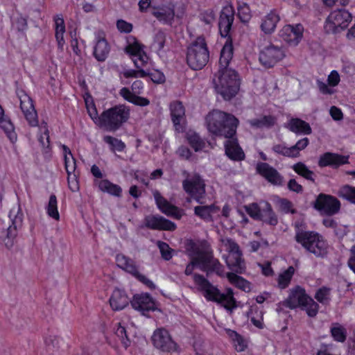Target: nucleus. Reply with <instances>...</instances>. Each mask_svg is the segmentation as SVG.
<instances>
[{
    "instance_id": "nucleus-40",
    "label": "nucleus",
    "mask_w": 355,
    "mask_h": 355,
    "mask_svg": "<svg viewBox=\"0 0 355 355\" xmlns=\"http://www.w3.org/2000/svg\"><path fill=\"white\" fill-rule=\"evenodd\" d=\"M187 139L191 146L195 151L202 150L205 147V142L196 132H189L187 133Z\"/></svg>"
},
{
    "instance_id": "nucleus-27",
    "label": "nucleus",
    "mask_w": 355,
    "mask_h": 355,
    "mask_svg": "<svg viewBox=\"0 0 355 355\" xmlns=\"http://www.w3.org/2000/svg\"><path fill=\"white\" fill-rule=\"evenodd\" d=\"M286 127L288 128L291 132L297 135H310L312 132L310 125L306 121L298 118L291 119Z\"/></svg>"
},
{
    "instance_id": "nucleus-3",
    "label": "nucleus",
    "mask_w": 355,
    "mask_h": 355,
    "mask_svg": "<svg viewBox=\"0 0 355 355\" xmlns=\"http://www.w3.org/2000/svg\"><path fill=\"white\" fill-rule=\"evenodd\" d=\"M193 281L198 286L201 291H205V296L211 301L220 304L225 309L230 311L236 307V300L234 297V293L232 288H227L225 294L221 293L219 290L214 287L208 279L200 274H194Z\"/></svg>"
},
{
    "instance_id": "nucleus-51",
    "label": "nucleus",
    "mask_w": 355,
    "mask_h": 355,
    "mask_svg": "<svg viewBox=\"0 0 355 355\" xmlns=\"http://www.w3.org/2000/svg\"><path fill=\"white\" fill-rule=\"evenodd\" d=\"M272 150L277 154L282 155L285 157H294L291 148H288L283 144H276L272 147Z\"/></svg>"
},
{
    "instance_id": "nucleus-48",
    "label": "nucleus",
    "mask_w": 355,
    "mask_h": 355,
    "mask_svg": "<svg viewBox=\"0 0 355 355\" xmlns=\"http://www.w3.org/2000/svg\"><path fill=\"white\" fill-rule=\"evenodd\" d=\"M115 334L120 339L125 348H127L130 345V340L128 338L126 330L124 327L121 326L119 324V327L116 329Z\"/></svg>"
},
{
    "instance_id": "nucleus-62",
    "label": "nucleus",
    "mask_w": 355,
    "mask_h": 355,
    "mask_svg": "<svg viewBox=\"0 0 355 355\" xmlns=\"http://www.w3.org/2000/svg\"><path fill=\"white\" fill-rule=\"evenodd\" d=\"M85 103L87 105L89 115L90 116L92 119L95 122V123L98 125V119L99 116H98V112L94 104L92 103L91 105H89L88 104L87 101H86Z\"/></svg>"
},
{
    "instance_id": "nucleus-8",
    "label": "nucleus",
    "mask_w": 355,
    "mask_h": 355,
    "mask_svg": "<svg viewBox=\"0 0 355 355\" xmlns=\"http://www.w3.org/2000/svg\"><path fill=\"white\" fill-rule=\"evenodd\" d=\"M193 255L200 256V269L206 272L207 276L215 272L218 276H223L224 266L218 259L214 257L211 250H201L195 243L191 245Z\"/></svg>"
},
{
    "instance_id": "nucleus-60",
    "label": "nucleus",
    "mask_w": 355,
    "mask_h": 355,
    "mask_svg": "<svg viewBox=\"0 0 355 355\" xmlns=\"http://www.w3.org/2000/svg\"><path fill=\"white\" fill-rule=\"evenodd\" d=\"M328 85L331 87H335L338 85L340 82V76L337 71L333 70L328 76L327 78Z\"/></svg>"
},
{
    "instance_id": "nucleus-29",
    "label": "nucleus",
    "mask_w": 355,
    "mask_h": 355,
    "mask_svg": "<svg viewBox=\"0 0 355 355\" xmlns=\"http://www.w3.org/2000/svg\"><path fill=\"white\" fill-rule=\"evenodd\" d=\"M242 253H234L231 254L230 259L226 260V263L230 270L235 274H242L245 269L244 260L241 258Z\"/></svg>"
},
{
    "instance_id": "nucleus-7",
    "label": "nucleus",
    "mask_w": 355,
    "mask_h": 355,
    "mask_svg": "<svg viewBox=\"0 0 355 355\" xmlns=\"http://www.w3.org/2000/svg\"><path fill=\"white\" fill-rule=\"evenodd\" d=\"M295 239L316 257H324L327 254V245L318 233L299 230L295 234Z\"/></svg>"
},
{
    "instance_id": "nucleus-42",
    "label": "nucleus",
    "mask_w": 355,
    "mask_h": 355,
    "mask_svg": "<svg viewBox=\"0 0 355 355\" xmlns=\"http://www.w3.org/2000/svg\"><path fill=\"white\" fill-rule=\"evenodd\" d=\"M294 272V268L293 266H289L286 270L279 275L278 284L281 288H285L288 286Z\"/></svg>"
},
{
    "instance_id": "nucleus-10",
    "label": "nucleus",
    "mask_w": 355,
    "mask_h": 355,
    "mask_svg": "<svg viewBox=\"0 0 355 355\" xmlns=\"http://www.w3.org/2000/svg\"><path fill=\"white\" fill-rule=\"evenodd\" d=\"M182 187L185 192L191 198L198 202L202 203L201 200L205 194V184L199 174L195 173L190 178L183 180Z\"/></svg>"
},
{
    "instance_id": "nucleus-25",
    "label": "nucleus",
    "mask_w": 355,
    "mask_h": 355,
    "mask_svg": "<svg viewBox=\"0 0 355 355\" xmlns=\"http://www.w3.org/2000/svg\"><path fill=\"white\" fill-rule=\"evenodd\" d=\"M129 298L124 291L116 288L110 298V304L112 310L120 311L129 304Z\"/></svg>"
},
{
    "instance_id": "nucleus-44",
    "label": "nucleus",
    "mask_w": 355,
    "mask_h": 355,
    "mask_svg": "<svg viewBox=\"0 0 355 355\" xmlns=\"http://www.w3.org/2000/svg\"><path fill=\"white\" fill-rule=\"evenodd\" d=\"M338 196L355 204V187L345 185L340 189Z\"/></svg>"
},
{
    "instance_id": "nucleus-9",
    "label": "nucleus",
    "mask_w": 355,
    "mask_h": 355,
    "mask_svg": "<svg viewBox=\"0 0 355 355\" xmlns=\"http://www.w3.org/2000/svg\"><path fill=\"white\" fill-rule=\"evenodd\" d=\"M352 14L345 9L332 11L327 17L324 29L327 34H338L345 30L352 21Z\"/></svg>"
},
{
    "instance_id": "nucleus-26",
    "label": "nucleus",
    "mask_w": 355,
    "mask_h": 355,
    "mask_svg": "<svg viewBox=\"0 0 355 355\" xmlns=\"http://www.w3.org/2000/svg\"><path fill=\"white\" fill-rule=\"evenodd\" d=\"M261 209L259 220L268 224L275 226L278 223V218L272 209L270 204L266 201L261 202Z\"/></svg>"
},
{
    "instance_id": "nucleus-35",
    "label": "nucleus",
    "mask_w": 355,
    "mask_h": 355,
    "mask_svg": "<svg viewBox=\"0 0 355 355\" xmlns=\"http://www.w3.org/2000/svg\"><path fill=\"white\" fill-rule=\"evenodd\" d=\"M227 277L230 282L235 284V286L239 288L245 292H249L250 291V282L243 279V277L237 275L234 272H228L227 274Z\"/></svg>"
},
{
    "instance_id": "nucleus-24",
    "label": "nucleus",
    "mask_w": 355,
    "mask_h": 355,
    "mask_svg": "<svg viewBox=\"0 0 355 355\" xmlns=\"http://www.w3.org/2000/svg\"><path fill=\"white\" fill-rule=\"evenodd\" d=\"M171 119L178 131H182L183 126L181 124L185 116V110L182 103L180 101L174 102L170 105Z\"/></svg>"
},
{
    "instance_id": "nucleus-12",
    "label": "nucleus",
    "mask_w": 355,
    "mask_h": 355,
    "mask_svg": "<svg viewBox=\"0 0 355 355\" xmlns=\"http://www.w3.org/2000/svg\"><path fill=\"white\" fill-rule=\"evenodd\" d=\"M116 261L117 266L126 271L127 272L131 274L132 276L136 277L139 281L150 288L151 289L155 288V285L153 284L152 281L148 279L144 275L139 273L137 266L135 264V262L132 259L122 254H117L116 257Z\"/></svg>"
},
{
    "instance_id": "nucleus-23",
    "label": "nucleus",
    "mask_w": 355,
    "mask_h": 355,
    "mask_svg": "<svg viewBox=\"0 0 355 355\" xmlns=\"http://www.w3.org/2000/svg\"><path fill=\"white\" fill-rule=\"evenodd\" d=\"M349 156L342 155L333 153H325L320 156L318 165L320 167L331 166L338 168L340 165L348 164Z\"/></svg>"
},
{
    "instance_id": "nucleus-58",
    "label": "nucleus",
    "mask_w": 355,
    "mask_h": 355,
    "mask_svg": "<svg viewBox=\"0 0 355 355\" xmlns=\"http://www.w3.org/2000/svg\"><path fill=\"white\" fill-rule=\"evenodd\" d=\"M150 80L155 83H162L165 81V76L161 71L155 70L149 73Z\"/></svg>"
},
{
    "instance_id": "nucleus-18",
    "label": "nucleus",
    "mask_w": 355,
    "mask_h": 355,
    "mask_svg": "<svg viewBox=\"0 0 355 355\" xmlns=\"http://www.w3.org/2000/svg\"><path fill=\"white\" fill-rule=\"evenodd\" d=\"M144 226L150 230L173 231L176 229V225L159 215H148L144 220Z\"/></svg>"
},
{
    "instance_id": "nucleus-15",
    "label": "nucleus",
    "mask_w": 355,
    "mask_h": 355,
    "mask_svg": "<svg viewBox=\"0 0 355 355\" xmlns=\"http://www.w3.org/2000/svg\"><path fill=\"white\" fill-rule=\"evenodd\" d=\"M9 218L12 221V225L7 228L6 236L8 241L5 242V245L7 248H10L12 245V239L17 235V229H20L22 227L23 214L19 205L12 208L10 211Z\"/></svg>"
},
{
    "instance_id": "nucleus-57",
    "label": "nucleus",
    "mask_w": 355,
    "mask_h": 355,
    "mask_svg": "<svg viewBox=\"0 0 355 355\" xmlns=\"http://www.w3.org/2000/svg\"><path fill=\"white\" fill-rule=\"evenodd\" d=\"M64 164L67 173H69V172H74L76 168V160L73 156H67L65 155Z\"/></svg>"
},
{
    "instance_id": "nucleus-63",
    "label": "nucleus",
    "mask_w": 355,
    "mask_h": 355,
    "mask_svg": "<svg viewBox=\"0 0 355 355\" xmlns=\"http://www.w3.org/2000/svg\"><path fill=\"white\" fill-rule=\"evenodd\" d=\"M54 21L55 31H65L64 21L62 15H57L54 17Z\"/></svg>"
},
{
    "instance_id": "nucleus-39",
    "label": "nucleus",
    "mask_w": 355,
    "mask_h": 355,
    "mask_svg": "<svg viewBox=\"0 0 355 355\" xmlns=\"http://www.w3.org/2000/svg\"><path fill=\"white\" fill-rule=\"evenodd\" d=\"M57 203L56 196L54 194H51L46 207V212L49 216L56 220H59L60 214L58 211Z\"/></svg>"
},
{
    "instance_id": "nucleus-6",
    "label": "nucleus",
    "mask_w": 355,
    "mask_h": 355,
    "mask_svg": "<svg viewBox=\"0 0 355 355\" xmlns=\"http://www.w3.org/2000/svg\"><path fill=\"white\" fill-rule=\"evenodd\" d=\"M129 110L125 105H116L103 112L98 119V125L108 131H116L129 118Z\"/></svg>"
},
{
    "instance_id": "nucleus-37",
    "label": "nucleus",
    "mask_w": 355,
    "mask_h": 355,
    "mask_svg": "<svg viewBox=\"0 0 355 355\" xmlns=\"http://www.w3.org/2000/svg\"><path fill=\"white\" fill-rule=\"evenodd\" d=\"M153 15L159 21L168 22L173 19L175 12L171 8H161L157 11H154Z\"/></svg>"
},
{
    "instance_id": "nucleus-50",
    "label": "nucleus",
    "mask_w": 355,
    "mask_h": 355,
    "mask_svg": "<svg viewBox=\"0 0 355 355\" xmlns=\"http://www.w3.org/2000/svg\"><path fill=\"white\" fill-rule=\"evenodd\" d=\"M261 209V205L252 203L245 207V210L248 214L254 219L259 220L260 217V211Z\"/></svg>"
},
{
    "instance_id": "nucleus-2",
    "label": "nucleus",
    "mask_w": 355,
    "mask_h": 355,
    "mask_svg": "<svg viewBox=\"0 0 355 355\" xmlns=\"http://www.w3.org/2000/svg\"><path fill=\"white\" fill-rule=\"evenodd\" d=\"M209 132L216 137L232 138L236 135L239 120L232 114L214 110L205 118Z\"/></svg>"
},
{
    "instance_id": "nucleus-34",
    "label": "nucleus",
    "mask_w": 355,
    "mask_h": 355,
    "mask_svg": "<svg viewBox=\"0 0 355 355\" xmlns=\"http://www.w3.org/2000/svg\"><path fill=\"white\" fill-rule=\"evenodd\" d=\"M98 188L103 192H107L110 195L117 197L121 196L122 189L120 186L112 183L108 180H102L98 182Z\"/></svg>"
},
{
    "instance_id": "nucleus-19",
    "label": "nucleus",
    "mask_w": 355,
    "mask_h": 355,
    "mask_svg": "<svg viewBox=\"0 0 355 355\" xmlns=\"http://www.w3.org/2000/svg\"><path fill=\"white\" fill-rule=\"evenodd\" d=\"M132 308L139 311L144 315H147L150 311L157 309L155 302L148 293L136 294L130 301Z\"/></svg>"
},
{
    "instance_id": "nucleus-41",
    "label": "nucleus",
    "mask_w": 355,
    "mask_h": 355,
    "mask_svg": "<svg viewBox=\"0 0 355 355\" xmlns=\"http://www.w3.org/2000/svg\"><path fill=\"white\" fill-rule=\"evenodd\" d=\"M237 15L243 23H247L251 19V10L249 6L244 2L239 3Z\"/></svg>"
},
{
    "instance_id": "nucleus-38",
    "label": "nucleus",
    "mask_w": 355,
    "mask_h": 355,
    "mask_svg": "<svg viewBox=\"0 0 355 355\" xmlns=\"http://www.w3.org/2000/svg\"><path fill=\"white\" fill-rule=\"evenodd\" d=\"M0 127L5 131L10 140L14 142L17 139L16 134L14 132V125L8 119L0 118Z\"/></svg>"
},
{
    "instance_id": "nucleus-33",
    "label": "nucleus",
    "mask_w": 355,
    "mask_h": 355,
    "mask_svg": "<svg viewBox=\"0 0 355 355\" xmlns=\"http://www.w3.org/2000/svg\"><path fill=\"white\" fill-rule=\"evenodd\" d=\"M249 124L255 128H271L276 123V118L271 115L263 116L261 118L248 121Z\"/></svg>"
},
{
    "instance_id": "nucleus-22",
    "label": "nucleus",
    "mask_w": 355,
    "mask_h": 355,
    "mask_svg": "<svg viewBox=\"0 0 355 355\" xmlns=\"http://www.w3.org/2000/svg\"><path fill=\"white\" fill-rule=\"evenodd\" d=\"M156 204L158 208L166 215L172 216L180 220L182 213L177 207L170 204L159 191H155L153 193Z\"/></svg>"
},
{
    "instance_id": "nucleus-36",
    "label": "nucleus",
    "mask_w": 355,
    "mask_h": 355,
    "mask_svg": "<svg viewBox=\"0 0 355 355\" xmlns=\"http://www.w3.org/2000/svg\"><path fill=\"white\" fill-rule=\"evenodd\" d=\"M293 169L304 178L315 182V179L313 178L314 173L309 170L304 163L297 162L293 166Z\"/></svg>"
},
{
    "instance_id": "nucleus-46",
    "label": "nucleus",
    "mask_w": 355,
    "mask_h": 355,
    "mask_svg": "<svg viewBox=\"0 0 355 355\" xmlns=\"http://www.w3.org/2000/svg\"><path fill=\"white\" fill-rule=\"evenodd\" d=\"M103 140L107 144L112 146L113 150H116L118 151H122L125 147V144L121 141L116 138H114L112 136H105Z\"/></svg>"
},
{
    "instance_id": "nucleus-43",
    "label": "nucleus",
    "mask_w": 355,
    "mask_h": 355,
    "mask_svg": "<svg viewBox=\"0 0 355 355\" xmlns=\"http://www.w3.org/2000/svg\"><path fill=\"white\" fill-rule=\"evenodd\" d=\"M331 334L336 341L343 343L346 340L347 331L343 327L336 323L331 327Z\"/></svg>"
},
{
    "instance_id": "nucleus-30",
    "label": "nucleus",
    "mask_w": 355,
    "mask_h": 355,
    "mask_svg": "<svg viewBox=\"0 0 355 355\" xmlns=\"http://www.w3.org/2000/svg\"><path fill=\"white\" fill-rule=\"evenodd\" d=\"M119 94L125 100L136 105L144 107L148 105L150 103L148 99L137 96L135 94L131 92L127 87L121 89Z\"/></svg>"
},
{
    "instance_id": "nucleus-49",
    "label": "nucleus",
    "mask_w": 355,
    "mask_h": 355,
    "mask_svg": "<svg viewBox=\"0 0 355 355\" xmlns=\"http://www.w3.org/2000/svg\"><path fill=\"white\" fill-rule=\"evenodd\" d=\"M309 144V140L307 137H304L299 140L294 146H291V150L294 155V157H297L300 155V151L304 150Z\"/></svg>"
},
{
    "instance_id": "nucleus-1",
    "label": "nucleus",
    "mask_w": 355,
    "mask_h": 355,
    "mask_svg": "<svg viewBox=\"0 0 355 355\" xmlns=\"http://www.w3.org/2000/svg\"><path fill=\"white\" fill-rule=\"evenodd\" d=\"M234 19V10L232 6H225L220 14L218 27L223 37H228L223 46L219 59V69L213 79L215 89L225 100H230L238 93L240 88V78L238 73L228 68L233 56V46L229 33Z\"/></svg>"
},
{
    "instance_id": "nucleus-61",
    "label": "nucleus",
    "mask_w": 355,
    "mask_h": 355,
    "mask_svg": "<svg viewBox=\"0 0 355 355\" xmlns=\"http://www.w3.org/2000/svg\"><path fill=\"white\" fill-rule=\"evenodd\" d=\"M14 26L18 31H24L28 26L27 19L22 16L18 17L15 20Z\"/></svg>"
},
{
    "instance_id": "nucleus-11",
    "label": "nucleus",
    "mask_w": 355,
    "mask_h": 355,
    "mask_svg": "<svg viewBox=\"0 0 355 355\" xmlns=\"http://www.w3.org/2000/svg\"><path fill=\"white\" fill-rule=\"evenodd\" d=\"M313 206L322 214L333 216L340 211V202L333 196L320 193L313 202Z\"/></svg>"
},
{
    "instance_id": "nucleus-28",
    "label": "nucleus",
    "mask_w": 355,
    "mask_h": 355,
    "mask_svg": "<svg viewBox=\"0 0 355 355\" xmlns=\"http://www.w3.org/2000/svg\"><path fill=\"white\" fill-rule=\"evenodd\" d=\"M110 51V46L107 41L104 38L98 40L94 49V56L98 62H104Z\"/></svg>"
},
{
    "instance_id": "nucleus-32",
    "label": "nucleus",
    "mask_w": 355,
    "mask_h": 355,
    "mask_svg": "<svg viewBox=\"0 0 355 355\" xmlns=\"http://www.w3.org/2000/svg\"><path fill=\"white\" fill-rule=\"evenodd\" d=\"M218 210L219 208L214 205L197 206L194 208V214L205 220L212 221V214L217 213Z\"/></svg>"
},
{
    "instance_id": "nucleus-52",
    "label": "nucleus",
    "mask_w": 355,
    "mask_h": 355,
    "mask_svg": "<svg viewBox=\"0 0 355 355\" xmlns=\"http://www.w3.org/2000/svg\"><path fill=\"white\" fill-rule=\"evenodd\" d=\"M143 46L138 42H135L132 44H128L125 47V51L131 55L137 57L143 50Z\"/></svg>"
},
{
    "instance_id": "nucleus-16",
    "label": "nucleus",
    "mask_w": 355,
    "mask_h": 355,
    "mask_svg": "<svg viewBox=\"0 0 355 355\" xmlns=\"http://www.w3.org/2000/svg\"><path fill=\"white\" fill-rule=\"evenodd\" d=\"M304 28L302 24L286 25L279 32L280 37L291 46H297L303 36Z\"/></svg>"
},
{
    "instance_id": "nucleus-17",
    "label": "nucleus",
    "mask_w": 355,
    "mask_h": 355,
    "mask_svg": "<svg viewBox=\"0 0 355 355\" xmlns=\"http://www.w3.org/2000/svg\"><path fill=\"white\" fill-rule=\"evenodd\" d=\"M152 340L154 346L163 352H171L176 349V343L172 340L168 331L164 329L155 331Z\"/></svg>"
},
{
    "instance_id": "nucleus-31",
    "label": "nucleus",
    "mask_w": 355,
    "mask_h": 355,
    "mask_svg": "<svg viewBox=\"0 0 355 355\" xmlns=\"http://www.w3.org/2000/svg\"><path fill=\"white\" fill-rule=\"evenodd\" d=\"M279 19V16L275 12V10H272L266 16L265 19H263L261 25V30L266 34H270L272 33L275 31L277 24Z\"/></svg>"
},
{
    "instance_id": "nucleus-45",
    "label": "nucleus",
    "mask_w": 355,
    "mask_h": 355,
    "mask_svg": "<svg viewBox=\"0 0 355 355\" xmlns=\"http://www.w3.org/2000/svg\"><path fill=\"white\" fill-rule=\"evenodd\" d=\"M315 298L322 304H328L330 302V289L324 286L320 288L317 291Z\"/></svg>"
},
{
    "instance_id": "nucleus-13",
    "label": "nucleus",
    "mask_w": 355,
    "mask_h": 355,
    "mask_svg": "<svg viewBox=\"0 0 355 355\" xmlns=\"http://www.w3.org/2000/svg\"><path fill=\"white\" fill-rule=\"evenodd\" d=\"M284 56V52L280 47L270 44L260 51L259 60L266 68H271Z\"/></svg>"
},
{
    "instance_id": "nucleus-55",
    "label": "nucleus",
    "mask_w": 355,
    "mask_h": 355,
    "mask_svg": "<svg viewBox=\"0 0 355 355\" xmlns=\"http://www.w3.org/2000/svg\"><path fill=\"white\" fill-rule=\"evenodd\" d=\"M154 42L157 45V51L163 49L166 42V35L162 31H158L155 36Z\"/></svg>"
},
{
    "instance_id": "nucleus-21",
    "label": "nucleus",
    "mask_w": 355,
    "mask_h": 355,
    "mask_svg": "<svg viewBox=\"0 0 355 355\" xmlns=\"http://www.w3.org/2000/svg\"><path fill=\"white\" fill-rule=\"evenodd\" d=\"M224 146L225 155L231 160L240 162L245 159V153L235 136L232 137V138H227Z\"/></svg>"
},
{
    "instance_id": "nucleus-54",
    "label": "nucleus",
    "mask_w": 355,
    "mask_h": 355,
    "mask_svg": "<svg viewBox=\"0 0 355 355\" xmlns=\"http://www.w3.org/2000/svg\"><path fill=\"white\" fill-rule=\"evenodd\" d=\"M73 172H69L68 174V185L70 190L73 192L78 191L79 190V184L77 180V176Z\"/></svg>"
},
{
    "instance_id": "nucleus-4",
    "label": "nucleus",
    "mask_w": 355,
    "mask_h": 355,
    "mask_svg": "<svg viewBox=\"0 0 355 355\" xmlns=\"http://www.w3.org/2000/svg\"><path fill=\"white\" fill-rule=\"evenodd\" d=\"M282 305L291 309L297 307L305 309L309 317H315L318 312L319 305L310 296L305 290L300 286L290 290V294L287 299L282 302Z\"/></svg>"
},
{
    "instance_id": "nucleus-56",
    "label": "nucleus",
    "mask_w": 355,
    "mask_h": 355,
    "mask_svg": "<svg viewBox=\"0 0 355 355\" xmlns=\"http://www.w3.org/2000/svg\"><path fill=\"white\" fill-rule=\"evenodd\" d=\"M116 27L121 33H129L132 30V24L123 19H119L116 21Z\"/></svg>"
},
{
    "instance_id": "nucleus-14",
    "label": "nucleus",
    "mask_w": 355,
    "mask_h": 355,
    "mask_svg": "<svg viewBox=\"0 0 355 355\" xmlns=\"http://www.w3.org/2000/svg\"><path fill=\"white\" fill-rule=\"evenodd\" d=\"M17 95L20 101V108L28 123L31 126H37L38 125L37 114L32 98L24 91H21Z\"/></svg>"
},
{
    "instance_id": "nucleus-64",
    "label": "nucleus",
    "mask_w": 355,
    "mask_h": 355,
    "mask_svg": "<svg viewBox=\"0 0 355 355\" xmlns=\"http://www.w3.org/2000/svg\"><path fill=\"white\" fill-rule=\"evenodd\" d=\"M317 85L319 89V91L323 94L331 95L333 94L335 92L334 89L329 88L325 83L320 80H317Z\"/></svg>"
},
{
    "instance_id": "nucleus-47",
    "label": "nucleus",
    "mask_w": 355,
    "mask_h": 355,
    "mask_svg": "<svg viewBox=\"0 0 355 355\" xmlns=\"http://www.w3.org/2000/svg\"><path fill=\"white\" fill-rule=\"evenodd\" d=\"M157 246L159 249L162 257L166 261L170 260L172 258L173 250L169 247L168 244L164 241H158Z\"/></svg>"
},
{
    "instance_id": "nucleus-20",
    "label": "nucleus",
    "mask_w": 355,
    "mask_h": 355,
    "mask_svg": "<svg viewBox=\"0 0 355 355\" xmlns=\"http://www.w3.org/2000/svg\"><path fill=\"white\" fill-rule=\"evenodd\" d=\"M257 172L273 185H282L283 177L272 166L266 162H259L256 166Z\"/></svg>"
},
{
    "instance_id": "nucleus-59",
    "label": "nucleus",
    "mask_w": 355,
    "mask_h": 355,
    "mask_svg": "<svg viewBox=\"0 0 355 355\" xmlns=\"http://www.w3.org/2000/svg\"><path fill=\"white\" fill-rule=\"evenodd\" d=\"M148 55L144 50H142L140 55H138L137 59L134 60V64L137 69H140L148 62Z\"/></svg>"
},
{
    "instance_id": "nucleus-5",
    "label": "nucleus",
    "mask_w": 355,
    "mask_h": 355,
    "mask_svg": "<svg viewBox=\"0 0 355 355\" xmlns=\"http://www.w3.org/2000/svg\"><path fill=\"white\" fill-rule=\"evenodd\" d=\"M209 60V51L205 37H198L187 47V62L193 70H200Z\"/></svg>"
},
{
    "instance_id": "nucleus-53",
    "label": "nucleus",
    "mask_w": 355,
    "mask_h": 355,
    "mask_svg": "<svg viewBox=\"0 0 355 355\" xmlns=\"http://www.w3.org/2000/svg\"><path fill=\"white\" fill-rule=\"evenodd\" d=\"M200 256L194 255L191 261L187 264L184 273L186 275H190L192 274L195 266H198L200 268Z\"/></svg>"
}]
</instances>
